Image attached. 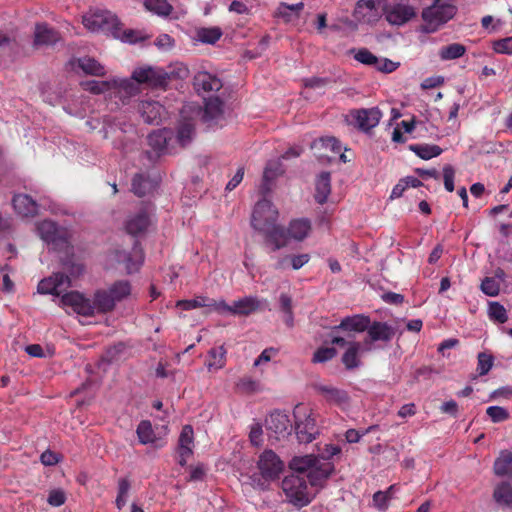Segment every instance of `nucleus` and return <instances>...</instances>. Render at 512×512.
<instances>
[{"mask_svg":"<svg viewBox=\"0 0 512 512\" xmlns=\"http://www.w3.org/2000/svg\"><path fill=\"white\" fill-rule=\"evenodd\" d=\"M60 302L63 306H69L79 315L91 317L96 313L106 314L114 310L116 304L107 289L95 291L93 299L84 297L77 291H71L64 294Z\"/></svg>","mask_w":512,"mask_h":512,"instance_id":"f257e3e1","label":"nucleus"},{"mask_svg":"<svg viewBox=\"0 0 512 512\" xmlns=\"http://www.w3.org/2000/svg\"><path fill=\"white\" fill-rule=\"evenodd\" d=\"M281 488L287 501L296 507L307 506L312 500L307 480L303 475L291 473L285 476Z\"/></svg>","mask_w":512,"mask_h":512,"instance_id":"f03ea898","label":"nucleus"},{"mask_svg":"<svg viewBox=\"0 0 512 512\" xmlns=\"http://www.w3.org/2000/svg\"><path fill=\"white\" fill-rule=\"evenodd\" d=\"M84 26L92 32L111 34L118 38L121 35V27L118 18L107 10H96L83 16Z\"/></svg>","mask_w":512,"mask_h":512,"instance_id":"7ed1b4c3","label":"nucleus"},{"mask_svg":"<svg viewBox=\"0 0 512 512\" xmlns=\"http://www.w3.org/2000/svg\"><path fill=\"white\" fill-rule=\"evenodd\" d=\"M284 468V462L273 450H264L257 460V469L261 477L259 485L264 489L266 484L278 480Z\"/></svg>","mask_w":512,"mask_h":512,"instance_id":"20e7f679","label":"nucleus"},{"mask_svg":"<svg viewBox=\"0 0 512 512\" xmlns=\"http://www.w3.org/2000/svg\"><path fill=\"white\" fill-rule=\"evenodd\" d=\"M456 7L452 4H433L422 11L424 24L421 30L425 33L436 32L443 24L456 14Z\"/></svg>","mask_w":512,"mask_h":512,"instance_id":"39448f33","label":"nucleus"},{"mask_svg":"<svg viewBox=\"0 0 512 512\" xmlns=\"http://www.w3.org/2000/svg\"><path fill=\"white\" fill-rule=\"evenodd\" d=\"M382 118V112L378 107L359 108L349 111L346 120L361 132H369L376 127Z\"/></svg>","mask_w":512,"mask_h":512,"instance_id":"423d86ee","label":"nucleus"},{"mask_svg":"<svg viewBox=\"0 0 512 512\" xmlns=\"http://www.w3.org/2000/svg\"><path fill=\"white\" fill-rule=\"evenodd\" d=\"M278 219V211L267 199L259 200L253 209L251 225L257 231L267 230Z\"/></svg>","mask_w":512,"mask_h":512,"instance_id":"0eeeda50","label":"nucleus"},{"mask_svg":"<svg viewBox=\"0 0 512 512\" xmlns=\"http://www.w3.org/2000/svg\"><path fill=\"white\" fill-rule=\"evenodd\" d=\"M38 232L43 241L51 244L55 250H64L68 247L67 231L51 220H44L38 225Z\"/></svg>","mask_w":512,"mask_h":512,"instance_id":"6e6552de","label":"nucleus"},{"mask_svg":"<svg viewBox=\"0 0 512 512\" xmlns=\"http://www.w3.org/2000/svg\"><path fill=\"white\" fill-rule=\"evenodd\" d=\"M131 78L138 84H147L152 88H165L169 75L160 68L144 67L135 69Z\"/></svg>","mask_w":512,"mask_h":512,"instance_id":"1a4fd4ad","label":"nucleus"},{"mask_svg":"<svg viewBox=\"0 0 512 512\" xmlns=\"http://www.w3.org/2000/svg\"><path fill=\"white\" fill-rule=\"evenodd\" d=\"M260 307V301L253 296H247L236 300L232 305L220 300L217 304L216 312L219 314L229 313L236 316H248L257 311Z\"/></svg>","mask_w":512,"mask_h":512,"instance_id":"9d476101","label":"nucleus"},{"mask_svg":"<svg viewBox=\"0 0 512 512\" xmlns=\"http://www.w3.org/2000/svg\"><path fill=\"white\" fill-rule=\"evenodd\" d=\"M167 426L153 427L149 420H143L137 427V435L141 444H152L156 448L165 445L164 437L167 435Z\"/></svg>","mask_w":512,"mask_h":512,"instance_id":"9b49d317","label":"nucleus"},{"mask_svg":"<svg viewBox=\"0 0 512 512\" xmlns=\"http://www.w3.org/2000/svg\"><path fill=\"white\" fill-rule=\"evenodd\" d=\"M383 10L386 20L397 26L404 25L416 16L414 7L404 3L386 5Z\"/></svg>","mask_w":512,"mask_h":512,"instance_id":"f8f14e48","label":"nucleus"},{"mask_svg":"<svg viewBox=\"0 0 512 512\" xmlns=\"http://www.w3.org/2000/svg\"><path fill=\"white\" fill-rule=\"evenodd\" d=\"M115 259L118 263H123L127 273H133L139 270L143 263L144 255L140 243L135 241L130 252L117 250Z\"/></svg>","mask_w":512,"mask_h":512,"instance_id":"ddd939ff","label":"nucleus"},{"mask_svg":"<svg viewBox=\"0 0 512 512\" xmlns=\"http://www.w3.org/2000/svg\"><path fill=\"white\" fill-rule=\"evenodd\" d=\"M70 286L69 277L62 272L53 273L48 278L42 279L37 287V290L41 294H51L59 296L60 293Z\"/></svg>","mask_w":512,"mask_h":512,"instance_id":"4468645a","label":"nucleus"},{"mask_svg":"<svg viewBox=\"0 0 512 512\" xmlns=\"http://www.w3.org/2000/svg\"><path fill=\"white\" fill-rule=\"evenodd\" d=\"M334 464L330 461H322L319 457L317 465H313L306 478L312 487L322 488L329 477L334 473Z\"/></svg>","mask_w":512,"mask_h":512,"instance_id":"2eb2a0df","label":"nucleus"},{"mask_svg":"<svg viewBox=\"0 0 512 512\" xmlns=\"http://www.w3.org/2000/svg\"><path fill=\"white\" fill-rule=\"evenodd\" d=\"M368 338L364 340L365 345H370L372 342L383 341L389 342L395 336L396 330L387 322L374 321L370 322L367 328Z\"/></svg>","mask_w":512,"mask_h":512,"instance_id":"dca6fc26","label":"nucleus"},{"mask_svg":"<svg viewBox=\"0 0 512 512\" xmlns=\"http://www.w3.org/2000/svg\"><path fill=\"white\" fill-rule=\"evenodd\" d=\"M194 447V431L190 425H185L182 428L178 439L177 452L179 455L178 463L185 466L188 459L193 455Z\"/></svg>","mask_w":512,"mask_h":512,"instance_id":"f3484780","label":"nucleus"},{"mask_svg":"<svg viewBox=\"0 0 512 512\" xmlns=\"http://www.w3.org/2000/svg\"><path fill=\"white\" fill-rule=\"evenodd\" d=\"M297 439L301 443H310L319 435V426L315 418H298L295 423Z\"/></svg>","mask_w":512,"mask_h":512,"instance_id":"a211bd4d","label":"nucleus"},{"mask_svg":"<svg viewBox=\"0 0 512 512\" xmlns=\"http://www.w3.org/2000/svg\"><path fill=\"white\" fill-rule=\"evenodd\" d=\"M150 225V217L145 209H141L134 215L128 217L125 222V229L128 234L138 236L146 232Z\"/></svg>","mask_w":512,"mask_h":512,"instance_id":"6ab92c4d","label":"nucleus"},{"mask_svg":"<svg viewBox=\"0 0 512 512\" xmlns=\"http://www.w3.org/2000/svg\"><path fill=\"white\" fill-rule=\"evenodd\" d=\"M138 110L148 124H159L165 113V108L159 102L150 100L142 101Z\"/></svg>","mask_w":512,"mask_h":512,"instance_id":"aec40b11","label":"nucleus"},{"mask_svg":"<svg viewBox=\"0 0 512 512\" xmlns=\"http://www.w3.org/2000/svg\"><path fill=\"white\" fill-rule=\"evenodd\" d=\"M60 40L59 33L45 23H37L34 31V46H51Z\"/></svg>","mask_w":512,"mask_h":512,"instance_id":"412c9836","label":"nucleus"},{"mask_svg":"<svg viewBox=\"0 0 512 512\" xmlns=\"http://www.w3.org/2000/svg\"><path fill=\"white\" fill-rule=\"evenodd\" d=\"M283 173L284 169L280 159L268 161L263 172V182L260 187L261 193L263 195L268 194L271 191L273 181Z\"/></svg>","mask_w":512,"mask_h":512,"instance_id":"4be33fe9","label":"nucleus"},{"mask_svg":"<svg viewBox=\"0 0 512 512\" xmlns=\"http://www.w3.org/2000/svg\"><path fill=\"white\" fill-rule=\"evenodd\" d=\"M261 232L265 235V241L272 245L273 252L286 246L288 233L282 226L275 223Z\"/></svg>","mask_w":512,"mask_h":512,"instance_id":"5701e85b","label":"nucleus"},{"mask_svg":"<svg viewBox=\"0 0 512 512\" xmlns=\"http://www.w3.org/2000/svg\"><path fill=\"white\" fill-rule=\"evenodd\" d=\"M316 390L330 403L342 408L349 404V396L344 390L329 385H317Z\"/></svg>","mask_w":512,"mask_h":512,"instance_id":"b1692460","label":"nucleus"},{"mask_svg":"<svg viewBox=\"0 0 512 512\" xmlns=\"http://www.w3.org/2000/svg\"><path fill=\"white\" fill-rule=\"evenodd\" d=\"M310 260V255L307 253L299 255H284L276 259L273 265L275 270H287L292 268L293 270H299L306 265Z\"/></svg>","mask_w":512,"mask_h":512,"instance_id":"393cba45","label":"nucleus"},{"mask_svg":"<svg viewBox=\"0 0 512 512\" xmlns=\"http://www.w3.org/2000/svg\"><path fill=\"white\" fill-rule=\"evenodd\" d=\"M370 324V318L365 315L348 316L341 320L340 324L335 326L334 330L364 332Z\"/></svg>","mask_w":512,"mask_h":512,"instance_id":"a878e982","label":"nucleus"},{"mask_svg":"<svg viewBox=\"0 0 512 512\" xmlns=\"http://www.w3.org/2000/svg\"><path fill=\"white\" fill-rule=\"evenodd\" d=\"M171 139L172 132L170 130H157L148 135V144L155 152L162 154L168 152Z\"/></svg>","mask_w":512,"mask_h":512,"instance_id":"bb28decb","label":"nucleus"},{"mask_svg":"<svg viewBox=\"0 0 512 512\" xmlns=\"http://www.w3.org/2000/svg\"><path fill=\"white\" fill-rule=\"evenodd\" d=\"M12 203L15 211L24 217L35 216L38 212V204L29 195H15Z\"/></svg>","mask_w":512,"mask_h":512,"instance_id":"cd10ccee","label":"nucleus"},{"mask_svg":"<svg viewBox=\"0 0 512 512\" xmlns=\"http://www.w3.org/2000/svg\"><path fill=\"white\" fill-rule=\"evenodd\" d=\"M331 193V174L329 172H321L315 183V201L323 205Z\"/></svg>","mask_w":512,"mask_h":512,"instance_id":"c85d7f7f","label":"nucleus"},{"mask_svg":"<svg viewBox=\"0 0 512 512\" xmlns=\"http://www.w3.org/2000/svg\"><path fill=\"white\" fill-rule=\"evenodd\" d=\"M319 456L314 454H308L304 456H294L288 463V467L296 472L295 474L302 475L304 473L309 474L313 465H317Z\"/></svg>","mask_w":512,"mask_h":512,"instance_id":"c756f323","label":"nucleus"},{"mask_svg":"<svg viewBox=\"0 0 512 512\" xmlns=\"http://www.w3.org/2000/svg\"><path fill=\"white\" fill-rule=\"evenodd\" d=\"M194 85L205 92L218 91L222 87L220 79L208 72L198 73L194 78Z\"/></svg>","mask_w":512,"mask_h":512,"instance_id":"7c9ffc66","label":"nucleus"},{"mask_svg":"<svg viewBox=\"0 0 512 512\" xmlns=\"http://www.w3.org/2000/svg\"><path fill=\"white\" fill-rule=\"evenodd\" d=\"M132 192L138 196L143 197L155 188V182L144 174H135L132 179Z\"/></svg>","mask_w":512,"mask_h":512,"instance_id":"2f4dec72","label":"nucleus"},{"mask_svg":"<svg viewBox=\"0 0 512 512\" xmlns=\"http://www.w3.org/2000/svg\"><path fill=\"white\" fill-rule=\"evenodd\" d=\"M223 113V102L218 97H210L205 100V107L202 114L204 122L217 119Z\"/></svg>","mask_w":512,"mask_h":512,"instance_id":"473e14b6","label":"nucleus"},{"mask_svg":"<svg viewBox=\"0 0 512 512\" xmlns=\"http://www.w3.org/2000/svg\"><path fill=\"white\" fill-rule=\"evenodd\" d=\"M361 344L359 342H349V346L342 356V363L347 370L358 368L361 364L359 352Z\"/></svg>","mask_w":512,"mask_h":512,"instance_id":"72a5a7b5","label":"nucleus"},{"mask_svg":"<svg viewBox=\"0 0 512 512\" xmlns=\"http://www.w3.org/2000/svg\"><path fill=\"white\" fill-rule=\"evenodd\" d=\"M310 230L311 224L309 220L296 219L290 222L287 233L291 238L301 241L307 237Z\"/></svg>","mask_w":512,"mask_h":512,"instance_id":"f704fd0d","label":"nucleus"},{"mask_svg":"<svg viewBox=\"0 0 512 512\" xmlns=\"http://www.w3.org/2000/svg\"><path fill=\"white\" fill-rule=\"evenodd\" d=\"M218 302L219 301L210 299L205 296H198L191 300H179L177 302V306L182 308L183 310H192L200 307H209L216 311Z\"/></svg>","mask_w":512,"mask_h":512,"instance_id":"c9c22d12","label":"nucleus"},{"mask_svg":"<svg viewBox=\"0 0 512 512\" xmlns=\"http://www.w3.org/2000/svg\"><path fill=\"white\" fill-rule=\"evenodd\" d=\"M107 291L111 294L115 304H117L131 294V284L128 280H118L110 285Z\"/></svg>","mask_w":512,"mask_h":512,"instance_id":"e433bc0d","label":"nucleus"},{"mask_svg":"<svg viewBox=\"0 0 512 512\" xmlns=\"http://www.w3.org/2000/svg\"><path fill=\"white\" fill-rule=\"evenodd\" d=\"M409 149L424 160L437 157L443 152L440 146L434 144H412Z\"/></svg>","mask_w":512,"mask_h":512,"instance_id":"4c0bfd02","label":"nucleus"},{"mask_svg":"<svg viewBox=\"0 0 512 512\" xmlns=\"http://www.w3.org/2000/svg\"><path fill=\"white\" fill-rule=\"evenodd\" d=\"M226 349L223 345L211 348L208 352L207 367L209 370H219L225 366Z\"/></svg>","mask_w":512,"mask_h":512,"instance_id":"58836bf2","label":"nucleus"},{"mask_svg":"<svg viewBox=\"0 0 512 512\" xmlns=\"http://www.w3.org/2000/svg\"><path fill=\"white\" fill-rule=\"evenodd\" d=\"M79 68L85 74L93 75V76H104L106 74V70L104 66H102L97 60L90 57L79 58L77 60Z\"/></svg>","mask_w":512,"mask_h":512,"instance_id":"ea45409f","label":"nucleus"},{"mask_svg":"<svg viewBox=\"0 0 512 512\" xmlns=\"http://www.w3.org/2000/svg\"><path fill=\"white\" fill-rule=\"evenodd\" d=\"M494 472L498 476L512 473V452L502 451L494 462Z\"/></svg>","mask_w":512,"mask_h":512,"instance_id":"a19ab883","label":"nucleus"},{"mask_svg":"<svg viewBox=\"0 0 512 512\" xmlns=\"http://www.w3.org/2000/svg\"><path fill=\"white\" fill-rule=\"evenodd\" d=\"M117 83L118 81L116 79H112L110 81L89 80L81 82V86L84 90L89 91L92 94H101L115 88Z\"/></svg>","mask_w":512,"mask_h":512,"instance_id":"79ce46f5","label":"nucleus"},{"mask_svg":"<svg viewBox=\"0 0 512 512\" xmlns=\"http://www.w3.org/2000/svg\"><path fill=\"white\" fill-rule=\"evenodd\" d=\"M195 127L194 123L191 119H184L180 122L177 130V141L182 146L185 147L190 143L192 137L194 135Z\"/></svg>","mask_w":512,"mask_h":512,"instance_id":"37998d69","label":"nucleus"},{"mask_svg":"<svg viewBox=\"0 0 512 512\" xmlns=\"http://www.w3.org/2000/svg\"><path fill=\"white\" fill-rule=\"evenodd\" d=\"M221 36L219 27L200 28L196 31L197 40L205 44H215Z\"/></svg>","mask_w":512,"mask_h":512,"instance_id":"c03bdc74","label":"nucleus"},{"mask_svg":"<svg viewBox=\"0 0 512 512\" xmlns=\"http://www.w3.org/2000/svg\"><path fill=\"white\" fill-rule=\"evenodd\" d=\"M466 52V47L460 43H452L444 46L439 51L442 60H454L462 57Z\"/></svg>","mask_w":512,"mask_h":512,"instance_id":"a18cd8bd","label":"nucleus"},{"mask_svg":"<svg viewBox=\"0 0 512 512\" xmlns=\"http://www.w3.org/2000/svg\"><path fill=\"white\" fill-rule=\"evenodd\" d=\"M144 5L147 10L160 16H168L172 11L167 0H144Z\"/></svg>","mask_w":512,"mask_h":512,"instance_id":"49530a36","label":"nucleus"},{"mask_svg":"<svg viewBox=\"0 0 512 512\" xmlns=\"http://www.w3.org/2000/svg\"><path fill=\"white\" fill-rule=\"evenodd\" d=\"M130 488L131 484L128 479L120 478L118 480V493L115 500L118 509H122L126 505Z\"/></svg>","mask_w":512,"mask_h":512,"instance_id":"de8ad7c7","label":"nucleus"},{"mask_svg":"<svg viewBox=\"0 0 512 512\" xmlns=\"http://www.w3.org/2000/svg\"><path fill=\"white\" fill-rule=\"evenodd\" d=\"M494 498L498 503H512V486L508 483L498 485L494 491Z\"/></svg>","mask_w":512,"mask_h":512,"instance_id":"09e8293b","label":"nucleus"},{"mask_svg":"<svg viewBox=\"0 0 512 512\" xmlns=\"http://www.w3.org/2000/svg\"><path fill=\"white\" fill-rule=\"evenodd\" d=\"M337 354V351L333 347H320L318 348L312 357L313 363H325L333 359Z\"/></svg>","mask_w":512,"mask_h":512,"instance_id":"8fccbe9b","label":"nucleus"},{"mask_svg":"<svg viewBox=\"0 0 512 512\" xmlns=\"http://www.w3.org/2000/svg\"><path fill=\"white\" fill-rule=\"evenodd\" d=\"M489 316L501 324L508 320L506 309L498 302H491L489 304Z\"/></svg>","mask_w":512,"mask_h":512,"instance_id":"3c124183","label":"nucleus"},{"mask_svg":"<svg viewBox=\"0 0 512 512\" xmlns=\"http://www.w3.org/2000/svg\"><path fill=\"white\" fill-rule=\"evenodd\" d=\"M478 363H477V371L479 375L483 376L486 375L493 366V356L490 354H487L485 352H480L477 356Z\"/></svg>","mask_w":512,"mask_h":512,"instance_id":"603ef678","label":"nucleus"},{"mask_svg":"<svg viewBox=\"0 0 512 512\" xmlns=\"http://www.w3.org/2000/svg\"><path fill=\"white\" fill-rule=\"evenodd\" d=\"M481 290L484 294L494 297L499 294L500 284L492 277H486L481 283Z\"/></svg>","mask_w":512,"mask_h":512,"instance_id":"864d4df0","label":"nucleus"},{"mask_svg":"<svg viewBox=\"0 0 512 512\" xmlns=\"http://www.w3.org/2000/svg\"><path fill=\"white\" fill-rule=\"evenodd\" d=\"M354 58L358 62L369 66H376L379 63L378 58L366 48L359 49Z\"/></svg>","mask_w":512,"mask_h":512,"instance_id":"5fc2aeb1","label":"nucleus"},{"mask_svg":"<svg viewBox=\"0 0 512 512\" xmlns=\"http://www.w3.org/2000/svg\"><path fill=\"white\" fill-rule=\"evenodd\" d=\"M318 143L333 153H340L342 149L340 141L333 136L322 137L318 140ZM315 145H317V142H315Z\"/></svg>","mask_w":512,"mask_h":512,"instance_id":"6e6d98bb","label":"nucleus"},{"mask_svg":"<svg viewBox=\"0 0 512 512\" xmlns=\"http://www.w3.org/2000/svg\"><path fill=\"white\" fill-rule=\"evenodd\" d=\"M454 178H455V169L452 165L447 164L443 167V180L444 187L448 192L454 191Z\"/></svg>","mask_w":512,"mask_h":512,"instance_id":"4d7b16f0","label":"nucleus"},{"mask_svg":"<svg viewBox=\"0 0 512 512\" xmlns=\"http://www.w3.org/2000/svg\"><path fill=\"white\" fill-rule=\"evenodd\" d=\"M66 501V494L62 489H53L49 492L47 502L53 507L62 506Z\"/></svg>","mask_w":512,"mask_h":512,"instance_id":"13d9d810","label":"nucleus"},{"mask_svg":"<svg viewBox=\"0 0 512 512\" xmlns=\"http://www.w3.org/2000/svg\"><path fill=\"white\" fill-rule=\"evenodd\" d=\"M493 49L497 53L512 54V36L499 39L493 43Z\"/></svg>","mask_w":512,"mask_h":512,"instance_id":"bf43d9fd","label":"nucleus"},{"mask_svg":"<svg viewBox=\"0 0 512 512\" xmlns=\"http://www.w3.org/2000/svg\"><path fill=\"white\" fill-rule=\"evenodd\" d=\"M331 80L322 77H310L303 79L304 86L311 89H324Z\"/></svg>","mask_w":512,"mask_h":512,"instance_id":"052dcab7","label":"nucleus"},{"mask_svg":"<svg viewBox=\"0 0 512 512\" xmlns=\"http://www.w3.org/2000/svg\"><path fill=\"white\" fill-rule=\"evenodd\" d=\"M341 453V447L334 444H325L321 455H318L322 461H328L329 459L337 456Z\"/></svg>","mask_w":512,"mask_h":512,"instance_id":"680f3d73","label":"nucleus"},{"mask_svg":"<svg viewBox=\"0 0 512 512\" xmlns=\"http://www.w3.org/2000/svg\"><path fill=\"white\" fill-rule=\"evenodd\" d=\"M118 83L115 88H120L124 90L129 95H134L138 92L137 85L133 82L134 80L130 79H116Z\"/></svg>","mask_w":512,"mask_h":512,"instance_id":"e2e57ef3","label":"nucleus"},{"mask_svg":"<svg viewBox=\"0 0 512 512\" xmlns=\"http://www.w3.org/2000/svg\"><path fill=\"white\" fill-rule=\"evenodd\" d=\"M206 475V469L204 465L198 464L190 467L189 481H201Z\"/></svg>","mask_w":512,"mask_h":512,"instance_id":"0e129e2a","label":"nucleus"},{"mask_svg":"<svg viewBox=\"0 0 512 512\" xmlns=\"http://www.w3.org/2000/svg\"><path fill=\"white\" fill-rule=\"evenodd\" d=\"M40 460L43 465L45 466H53L59 462V455L50 451L46 450L43 452L40 456Z\"/></svg>","mask_w":512,"mask_h":512,"instance_id":"69168bd1","label":"nucleus"},{"mask_svg":"<svg viewBox=\"0 0 512 512\" xmlns=\"http://www.w3.org/2000/svg\"><path fill=\"white\" fill-rule=\"evenodd\" d=\"M280 420H281L280 418H274V417L266 418L265 425L268 429L275 428L276 434H282L283 432L286 431L287 426H286L285 422H282L281 425L276 424V422L280 423Z\"/></svg>","mask_w":512,"mask_h":512,"instance_id":"338daca9","label":"nucleus"},{"mask_svg":"<svg viewBox=\"0 0 512 512\" xmlns=\"http://www.w3.org/2000/svg\"><path fill=\"white\" fill-rule=\"evenodd\" d=\"M244 177V168H239L233 178L227 183L226 190L232 191L234 190L243 180Z\"/></svg>","mask_w":512,"mask_h":512,"instance_id":"774afa93","label":"nucleus"}]
</instances>
